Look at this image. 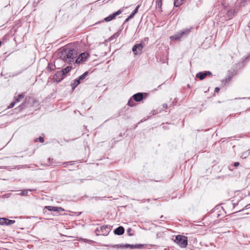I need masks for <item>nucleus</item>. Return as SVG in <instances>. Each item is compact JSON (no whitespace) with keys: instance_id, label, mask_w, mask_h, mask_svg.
<instances>
[{"instance_id":"f257e3e1","label":"nucleus","mask_w":250,"mask_h":250,"mask_svg":"<svg viewBox=\"0 0 250 250\" xmlns=\"http://www.w3.org/2000/svg\"><path fill=\"white\" fill-rule=\"evenodd\" d=\"M59 58L67 63L71 64L74 61L77 63H80L83 61L79 56L77 57V52L76 49L66 47L58 54Z\"/></svg>"},{"instance_id":"f03ea898","label":"nucleus","mask_w":250,"mask_h":250,"mask_svg":"<svg viewBox=\"0 0 250 250\" xmlns=\"http://www.w3.org/2000/svg\"><path fill=\"white\" fill-rule=\"evenodd\" d=\"M191 28L185 29L183 31L177 32L175 35L171 36L170 38L173 41H180L182 38L186 37L190 32Z\"/></svg>"},{"instance_id":"7ed1b4c3","label":"nucleus","mask_w":250,"mask_h":250,"mask_svg":"<svg viewBox=\"0 0 250 250\" xmlns=\"http://www.w3.org/2000/svg\"><path fill=\"white\" fill-rule=\"evenodd\" d=\"M174 241L182 248H186L188 245V238L185 236L178 235Z\"/></svg>"},{"instance_id":"20e7f679","label":"nucleus","mask_w":250,"mask_h":250,"mask_svg":"<svg viewBox=\"0 0 250 250\" xmlns=\"http://www.w3.org/2000/svg\"><path fill=\"white\" fill-rule=\"evenodd\" d=\"M110 230V227L107 225H104L96 229L95 232L97 235H107Z\"/></svg>"},{"instance_id":"39448f33","label":"nucleus","mask_w":250,"mask_h":250,"mask_svg":"<svg viewBox=\"0 0 250 250\" xmlns=\"http://www.w3.org/2000/svg\"><path fill=\"white\" fill-rule=\"evenodd\" d=\"M64 78V75L62 71H57L53 76L54 81L57 83L61 82Z\"/></svg>"},{"instance_id":"423d86ee","label":"nucleus","mask_w":250,"mask_h":250,"mask_svg":"<svg viewBox=\"0 0 250 250\" xmlns=\"http://www.w3.org/2000/svg\"><path fill=\"white\" fill-rule=\"evenodd\" d=\"M143 47L144 45L142 43L136 44L132 47V51L135 55H137L142 51Z\"/></svg>"},{"instance_id":"0eeeda50","label":"nucleus","mask_w":250,"mask_h":250,"mask_svg":"<svg viewBox=\"0 0 250 250\" xmlns=\"http://www.w3.org/2000/svg\"><path fill=\"white\" fill-rule=\"evenodd\" d=\"M211 72L209 71L200 72L196 74V77L200 80H203L206 76L211 75Z\"/></svg>"},{"instance_id":"6e6552de","label":"nucleus","mask_w":250,"mask_h":250,"mask_svg":"<svg viewBox=\"0 0 250 250\" xmlns=\"http://www.w3.org/2000/svg\"><path fill=\"white\" fill-rule=\"evenodd\" d=\"M122 12V11L121 10H119L116 12H115L113 13L112 14H111L109 15L108 17L105 18L104 19V21L108 22L111 21H112L113 19H114L116 16L119 15L120 14H121Z\"/></svg>"},{"instance_id":"1a4fd4ad","label":"nucleus","mask_w":250,"mask_h":250,"mask_svg":"<svg viewBox=\"0 0 250 250\" xmlns=\"http://www.w3.org/2000/svg\"><path fill=\"white\" fill-rule=\"evenodd\" d=\"M122 12V11L121 10H119L116 12H115L113 13L112 14H111L109 15L108 17L105 18L104 19V21L108 22L111 21H112L113 19H114L116 16L119 15L120 14H121Z\"/></svg>"},{"instance_id":"9d476101","label":"nucleus","mask_w":250,"mask_h":250,"mask_svg":"<svg viewBox=\"0 0 250 250\" xmlns=\"http://www.w3.org/2000/svg\"><path fill=\"white\" fill-rule=\"evenodd\" d=\"M112 247L114 248H130L134 249V245H130V244H125V245H114L111 246Z\"/></svg>"},{"instance_id":"9b49d317","label":"nucleus","mask_w":250,"mask_h":250,"mask_svg":"<svg viewBox=\"0 0 250 250\" xmlns=\"http://www.w3.org/2000/svg\"><path fill=\"white\" fill-rule=\"evenodd\" d=\"M45 208L47 209L49 211H54L56 212H60L62 211H63V209L61 207H52V206H45Z\"/></svg>"},{"instance_id":"f8f14e48","label":"nucleus","mask_w":250,"mask_h":250,"mask_svg":"<svg viewBox=\"0 0 250 250\" xmlns=\"http://www.w3.org/2000/svg\"><path fill=\"white\" fill-rule=\"evenodd\" d=\"M132 98L136 102H140L143 99V94L142 93H138L133 95Z\"/></svg>"},{"instance_id":"ddd939ff","label":"nucleus","mask_w":250,"mask_h":250,"mask_svg":"<svg viewBox=\"0 0 250 250\" xmlns=\"http://www.w3.org/2000/svg\"><path fill=\"white\" fill-rule=\"evenodd\" d=\"M114 232L115 234L120 235L124 234L125 232V229L124 227L120 226L116 228V229H115Z\"/></svg>"},{"instance_id":"4468645a","label":"nucleus","mask_w":250,"mask_h":250,"mask_svg":"<svg viewBox=\"0 0 250 250\" xmlns=\"http://www.w3.org/2000/svg\"><path fill=\"white\" fill-rule=\"evenodd\" d=\"M236 12L234 8H231L228 10L227 13L228 17L229 19H231L234 15Z\"/></svg>"},{"instance_id":"2eb2a0df","label":"nucleus","mask_w":250,"mask_h":250,"mask_svg":"<svg viewBox=\"0 0 250 250\" xmlns=\"http://www.w3.org/2000/svg\"><path fill=\"white\" fill-rule=\"evenodd\" d=\"M24 93L21 94L17 96V97H14V100H15L14 101L16 102V103L20 102L24 98Z\"/></svg>"},{"instance_id":"dca6fc26","label":"nucleus","mask_w":250,"mask_h":250,"mask_svg":"<svg viewBox=\"0 0 250 250\" xmlns=\"http://www.w3.org/2000/svg\"><path fill=\"white\" fill-rule=\"evenodd\" d=\"M15 223V220H9L5 218L4 225L9 226Z\"/></svg>"},{"instance_id":"f3484780","label":"nucleus","mask_w":250,"mask_h":250,"mask_svg":"<svg viewBox=\"0 0 250 250\" xmlns=\"http://www.w3.org/2000/svg\"><path fill=\"white\" fill-rule=\"evenodd\" d=\"M81 82L78 79H75L71 84L72 88L74 89Z\"/></svg>"},{"instance_id":"a211bd4d","label":"nucleus","mask_w":250,"mask_h":250,"mask_svg":"<svg viewBox=\"0 0 250 250\" xmlns=\"http://www.w3.org/2000/svg\"><path fill=\"white\" fill-rule=\"evenodd\" d=\"M88 74V71L85 72L83 75L79 76V77L78 79L81 82L82 81H83L85 78V77L87 76Z\"/></svg>"},{"instance_id":"6ab92c4d","label":"nucleus","mask_w":250,"mask_h":250,"mask_svg":"<svg viewBox=\"0 0 250 250\" xmlns=\"http://www.w3.org/2000/svg\"><path fill=\"white\" fill-rule=\"evenodd\" d=\"M72 69V66H67L66 68H65L64 69H63L62 70H61L62 71V72L63 73V75L65 76V75L66 74H67L68 72H69L70 70Z\"/></svg>"},{"instance_id":"aec40b11","label":"nucleus","mask_w":250,"mask_h":250,"mask_svg":"<svg viewBox=\"0 0 250 250\" xmlns=\"http://www.w3.org/2000/svg\"><path fill=\"white\" fill-rule=\"evenodd\" d=\"M250 155V149L248 150L247 151L243 152L241 155V158L245 159Z\"/></svg>"},{"instance_id":"412c9836","label":"nucleus","mask_w":250,"mask_h":250,"mask_svg":"<svg viewBox=\"0 0 250 250\" xmlns=\"http://www.w3.org/2000/svg\"><path fill=\"white\" fill-rule=\"evenodd\" d=\"M79 56L81 57V58L83 61H85V60L87 58V57L88 56V54L87 53L84 52V53H81Z\"/></svg>"},{"instance_id":"4be33fe9","label":"nucleus","mask_w":250,"mask_h":250,"mask_svg":"<svg viewBox=\"0 0 250 250\" xmlns=\"http://www.w3.org/2000/svg\"><path fill=\"white\" fill-rule=\"evenodd\" d=\"M162 5V0H156V6L157 8L161 9Z\"/></svg>"},{"instance_id":"5701e85b","label":"nucleus","mask_w":250,"mask_h":250,"mask_svg":"<svg viewBox=\"0 0 250 250\" xmlns=\"http://www.w3.org/2000/svg\"><path fill=\"white\" fill-rule=\"evenodd\" d=\"M183 0H174V5L176 7H178L181 5Z\"/></svg>"},{"instance_id":"b1692460","label":"nucleus","mask_w":250,"mask_h":250,"mask_svg":"<svg viewBox=\"0 0 250 250\" xmlns=\"http://www.w3.org/2000/svg\"><path fill=\"white\" fill-rule=\"evenodd\" d=\"M133 99H130L128 101L127 104L130 106H133L134 105V102Z\"/></svg>"},{"instance_id":"393cba45","label":"nucleus","mask_w":250,"mask_h":250,"mask_svg":"<svg viewBox=\"0 0 250 250\" xmlns=\"http://www.w3.org/2000/svg\"><path fill=\"white\" fill-rule=\"evenodd\" d=\"M28 194V190L26 189L22 190L21 192L19 194L20 195L26 196Z\"/></svg>"},{"instance_id":"a878e982","label":"nucleus","mask_w":250,"mask_h":250,"mask_svg":"<svg viewBox=\"0 0 250 250\" xmlns=\"http://www.w3.org/2000/svg\"><path fill=\"white\" fill-rule=\"evenodd\" d=\"M144 247V245L142 244H136L134 245V248L136 249H141Z\"/></svg>"},{"instance_id":"bb28decb","label":"nucleus","mask_w":250,"mask_h":250,"mask_svg":"<svg viewBox=\"0 0 250 250\" xmlns=\"http://www.w3.org/2000/svg\"><path fill=\"white\" fill-rule=\"evenodd\" d=\"M16 103V102H15V101L13 102L12 103H11L9 104V105L8 106V107L9 108H11L15 106V105Z\"/></svg>"},{"instance_id":"cd10ccee","label":"nucleus","mask_w":250,"mask_h":250,"mask_svg":"<svg viewBox=\"0 0 250 250\" xmlns=\"http://www.w3.org/2000/svg\"><path fill=\"white\" fill-rule=\"evenodd\" d=\"M140 7V5H138L136 6L135 9L133 11L132 13H134L135 15L137 13L138 10Z\"/></svg>"},{"instance_id":"c85d7f7f","label":"nucleus","mask_w":250,"mask_h":250,"mask_svg":"<svg viewBox=\"0 0 250 250\" xmlns=\"http://www.w3.org/2000/svg\"><path fill=\"white\" fill-rule=\"evenodd\" d=\"M54 65L52 63H49L47 66L48 69H50V70H53Z\"/></svg>"},{"instance_id":"c756f323","label":"nucleus","mask_w":250,"mask_h":250,"mask_svg":"<svg viewBox=\"0 0 250 250\" xmlns=\"http://www.w3.org/2000/svg\"><path fill=\"white\" fill-rule=\"evenodd\" d=\"M4 221H5V218H0V225H4Z\"/></svg>"},{"instance_id":"7c9ffc66","label":"nucleus","mask_w":250,"mask_h":250,"mask_svg":"<svg viewBox=\"0 0 250 250\" xmlns=\"http://www.w3.org/2000/svg\"><path fill=\"white\" fill-rule=\"evenodd\" d=\"M38 139H39V141H40L41 142H42V143L43 142V141H44V139H43V137H40L38 138Z\"/></svg>"},{"instance_id":"2f4dec72","label":"nucleus","mask_w":250,"mask_h":250,"mask_svg":"<svg viewBox=\"0 0 250 250\" xmlns=\"http://www.w3.org/2000/svg\"><path fill=\"white\" fill-rule=\"evenodd\" d=\"M135 14L134 13H133L132 12L131 13V14L129 15V16L128 17V18L131 19L132 18H133V17L134 16Z\"/></svg>"},{"instance_id":"473e14b6","label":"nucleus","mask_w":250,"mask_h":250,"mask_svg":"<svg viewBox=\"0 0 250 250\" xmlns=\"http://www.w3.org/2000/svg\"><path fill=\"white\" fill-rule=\"evenodd\" d=\"M239 165H240V164H239V162H235L234 164V166L235 167H237L239 166Z\"/></svg>"},{"instance_id":"72a5a7b5","label":"nucleus","mask_w":250,"mask_h":250,"mask_svg":"<svg viewBox=\"0 0 250 250\" xmlns=\"http://www.w3.org/2000/svg\"><path fill=\"white\" fill-rule=\"evenodd\" d=\"M163 106L164 108H166L167 107V105L166 104H163Z\"/></svg>"},{"instance_id":"f704fd0d","label":"nucleus","mask_w":250,"mask_h":250,"mask_svg":"<svg viewBox=\"0 0 250 250\" xmlns=\"http://www.w3.org/2000/svg\"><path fill=\"white\" fill-rule=\"evenodd\" d=\"M219 90H220L219 88L216 87L215 89V91L216 92H218Z\"/></svg>"},{"instance_id":"c9c22d12","label":"nucleus","mask_w":250,"mask_h":250,"mask_svg":"<svg viewBox=\"0 0 250 250\" xmlns=\"http://www.w3.org/2000/svg\"><path fill=\"white\" fill-rule=\"evenodd\" d=\"M129 20H130V19H129L128 17L127 18H126V19H125V22H124V24L125 22H127Z\"/></svg>"},{"instance_id":"e433bc0d","label":"nucleus","mask_w":250,"mask_h":250,"mask_svg":"<svg viewBox=\"0 0 250 250\" xmlns=\"http://www.w3.org/2000/svg\"><path fill=\"white\" fill-rule=\"evenodd\" d=\"M118 33L117 32V33H115L112 37L115 38V37H118Z\"/></svg>"},{"instance_id":"4c0bfd02","label":"nucleus","mask_w":250,"mask_h":250,"mask_svg":"<svg viewBox=\"0 0 250 250\" xmlns=\"http://www.w3.org/2000/svg\"><path fill=\"white\" fill-rule=\"evenodd\" d=\"M250 205H248L245 206V208H250Z\"/></svg>"},{"instance_id":"58836bf2","label":"nucleus","mask_w":250,"mask_h":250,"mask_svg":"<svg viewBox=\"0 0 250 250\" xmlns=\"http://www.w3.org/2000/svg\"><path fill=\"white\" fill-rule=\"evenodd\" d=\"M131 229L130 228H129L128 229H127V232H130V231H131Z\"/></svg>"},{"instance_id":"ea45409f","label":"nucleus","mask_w":250,"mask_h":250,"mask_svg":"<svg viewBox=\"0 0 250 250\" xmlns=\"http://www.w3.org/2000/svg\"><path fill=\"white\" fill-rule=\"evenodd\" d=\"M158 234H157V238H158Z\"/></svg>"}]
</instances>
